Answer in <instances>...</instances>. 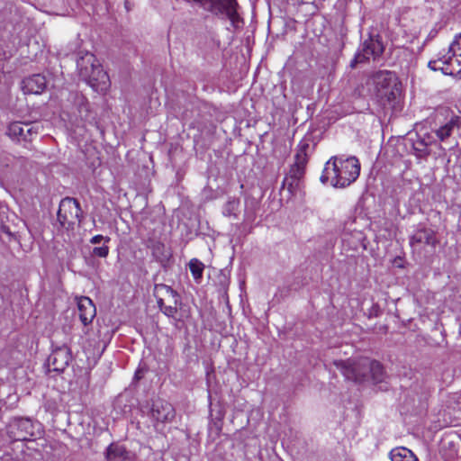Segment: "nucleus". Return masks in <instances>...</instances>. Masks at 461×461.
Segmentation results:
<instances>
[{"label": "nucleus", "mask_w": 461, "mask_h": 461, "mask_svg": "<svg viewBox=\"0 0 461 461\" xmlns=\"http://www.w3.org/2000/svg\"><path fill=\"white\" fill-rule=\"evenodd\" d=\"M461 127V119L457 115H452L451 118L442 126L435 131L436 136L440 141H445L455 129Z\"/></svg>", "instance_id": "f3484780"}, {"label": "nucleus", "mask_w": 461, "mask_h": 461, "mask_svg": "<svg viewBox=\"0 0 461 461\" xmlns=\"http://www.w3.org/2000/svg\"><path fill=\"white\" fill-rule=\"evenodd\" d=\"M336 367L346 379L361 383L371 379L374 383H381L384 378L382 365L375 360L363 357L358 360L348 359L334 362Z\"/></svg>", "instance_id": "f03ea898"}, {"label": "nucleus", "mask_w": 461, "mask_h": 461, "mask_svg": "<svg viewBox=\"0 0 461 461\" xmlns=\"http://www.w3.org/2000/svg\"><path fill=\"white\" fill-rule=\"evenodd\" d=\"M149 248L151 250L152 256L160 263L167 262L171 257L170 250L161 241H152Z\"/></svg>", "instance_id": "6ab92c4d"}, {"label": "nucleus", "mask_w": 461, "mask_h": 461, "mask_svg": "<svg viewBox=\"0 0 461 461\" xmlns=\"http://www.w3.org/2000/svg\"><path fill=\"white\" fill-rule=\"evenodd\" d=\"M159 309L166 316L176 319L177 305H162Z\"/></svg>", "instance_id": "393cba45"}, {"label": "nucleus", "mask_w": 461, "mask_h": 461, "mask_svg": "<svg viewBox=\"0 0 461 461\" xmlns=\"http://www.w3.org/2000/svg\"><path fill=\"white\" fill-rule=\"evenodd\" d=\"M240 200L231 198L227 201L223 207V214L225 216H236L239 211Z\"/></svg>", "instance_id": "4be33fe9"}, {"label": "nucleus", "mask_w": 461, "mask_h": 461, "mask_svg": "<svg viewBox=\"0 0 461 461\" xmlns=\"http://www.w3.org/2000/svg\"><path fill=\"white\" fill-rule=\"evenodd\" d=\"M178 303H179V295L176 292L169 297L165 298V300L163 302V305H178Z\"/></svg>", "instance_id": "bb28decb"}, {"label": "nucleus", "mask_w": 461, "mask_h": 461, "mask_svg": "<svg viewBox=\"0 0 461 461\" xmlns=\"http://www.w3.org/2000/svg\"><path fill=\"white\" fill-rule=\"evenodd\" d=\"M376 96L381 102H391L400 95V85L395 75L390 71H378L373 77Z\"/></svg>", "instance_id": "39448f33"}, {"label": "nucleus", "mask_w": 461, "mask_h": 461, "mask_svg": "<svg viewBox=\"0 0 461 461\" xmlns=\"http://www.w3.org/2000/svg\"><path fill=\"white\" fill-rule=\"evenodd\" d=\"M236 0H203V11L221 19H228L234 27H238L241 19L237 12Z\"/></svg>", "instance_id": "423d86ee"}, {"label": "nucleus", "mask_w": 461, "mask_h": 461, "mask_svg": "<svg viewBox=\"0 0 461 461\" xmlns=\"http://www.w3.org/2000/svg\"><path fill=\"white\" fill-rule=\"evenodd\" d=\"M175 293L176 292L168 285L164 284L155 285L154 296L157 299L158 306L162 307L165 298L169 297Z\"/></svg>", "instance_id": "412c9836"}, {"label": "nucleus", "mask_w": 461, "mask_h": 461, "mask_svg": "<svg viewBox=\"0 0 461 461\" xmlns=\"http://www.w3.org/2000/svg\"><path fill=\"white\" fill-rule=\"evenodd\" d=\"M105 458L107 461H128L129 452L124 447L112 443L106 449Z\"/></svg>", "instance_id": "a211bd4d"}, {"label": "nucleus", "mask_w": 461, "mask_h": 461, "mask_svg": "<svg viewBox=\"0 0 461 461\" xmlns=\"http://www.w3.org/2000/svg\"><path fill=\"white\" fill-rule=\"evenodd\" d=\"M102 241H104V243H109L111 241V238L109 236H103L101 234H96V235L93 236L89 240V242L91 244H99Z\"/></svg>", "instance_id": "a878e982"}, {"label": "nucleus", "mask_w": 461, "mask_h": 461, "mask_svg": "<svg viewBox=\"0 0 461 461\" xmlns=\"http://www.w3.org/2000/svg\"><path fill=\"white\" fill-rule=\"evenodd\" d=\"M432 70H440L445 75H456L461 72V33L449 45L447 51L439 52L436 59L428 64Z\"/></svg>", "instance_id": "20e7f679"}, {"label": "nucleus", "mask_w": 461, "mask_h": 461, "mask_svg": "<svg viewBox=\"0 0 461 461\" xmlns=\"http://www.w3.org/2000/svg\"><path fill=\"white\" fill-rule=\"evenodd\" d=\"M81 216L82 210L77 199L66 197L60 201L57 217L63 229L73 230L77 223H80Z\"/></svg>", "instance_id": "0eeeda50"}, {"label": "nucleus", "mask_w": 461, "mask_h": 461, "mask_svg": "<svg viewBox=\"0 0 461 461\" xmlns=\"http://www.w3.org/2000/svg\"><path fill=\"white\" fill-rule=\"evenodd\" d=\"M391 461H418L416 456L408 448L401 447L391 450Z\"/></svg>", "instance_id": "aec40b11"}, {"label": "nucleus", "mask_w": 461, "mask_h": 461, "mask_svg": "<svg viewBox=\"0 0 461 461\" xmlns=\"http://www.w3.org/2000/svg\"><path fill=\"white\" fill-rule=\"evenodd\" d=\"M77 309L79 319L85 326L91 323L96 315L95 306L89 297H79L77 299Z\"/></svg>", "instance_id": "2eb2a0df"}, {"label": "nucleus", "mask_w": 461, "mask_h": 461, "mask_svg": "<svg viewBox=\"0 0 461 461\" xmlns=\"http://www.w3.org/2000/svg\"><path fill=\"white\" fill-rule=\"evenodd\" d=\"M175 409L172 404L162 399L153 402L151 407V417L159 422L171 421L175 418Z\"/></svg>", "instance_id": "4468645a"}, {"label": "nucleus", "mask_w": 461, "mask_h": 461, "mask_svg": "<svg viewBox=\"0 0 461 461\" xmlns=\"http://www.w3.org/2000/svg\"><path fill=\"white\" fill-rule=\"evenodd\" d=\"M437 243L435 234L430 230H419L410 239V244L415 248L417 245L427 244L434 247Z\"/></svg>", "instance_id": "dca6fc26"}, {"label": "nucleus", "mask_w": 461, "mask_h": 461, "mask_svg": "<svg viewBox=\"0 0 461 461\" xmlns=\"http://www.w3.org/2000/svg\"><path fill=\"white\" fill-rule=\"evenodd\" d=\"M47 87V79L41 74H34L23 78L21 88L24 95H41Z\"/></svg>", "instance_id": "ddd939ff"}, {"label": "nucleus", "mask_w": 461, "mask_h": 461, "mask_svg": "<svg viewBox=\"0 0 461 461\" xmlns=\"http://www.w3.org/2000/svg\"><path fill=\"white\" fill-rule=\"evenodd\" d=\"M38 122H14L8 126V135L17 141H32L39 133Z\"/></svg>", "instance_id": "9b49d317"}, {"label": "nucleus", "mask_w": 461, "mask_h": 461, "mask_svg": "<svg viewBox=\"0 0 461 461\" xmlns=\"http://www.w3.org/2000/svg\"><path fill=\"white\" fill-rule=\"evenodd\" d=\"M7 433L14 441H31L37 437L33 422L23 418L13 420L7 428Z\"/></svg>", "instance_id": "6e6552de"}, {"label": "nucleus", "mask_w": 461, "mask_h": 461, "mask_svg": "<svg viewBox=\"0 0 461 461\" xmlns=\"http://www.w3.org/2000/svg\"><path fill=\"white\" fill-rule=\"evenodd\" d=\"M360 174V163L356 157L347 158L331 157L325 164L321 176L323 184L344 188L355 182Z\"/></svg>", "instance_id": "f257e3e1"}, {"label": "nucleus", "mask_w": 461, "mask_h": 461, "mask_svg": "<svg viewBox=\"0 0 461 461\" xmlns=\"http://www.w3.org/2000/svg\"><path fill=\"white\" fill-rule=\"evenodd\" d=\"M107 244L108 243H104L101 247H95L92 250V255L102 258H107L110 252V249Z\"/></svg>", "instance_id": "b1692460"}, {"label": "nucleus", "mask_w": 461, "mask_h": 461, "mask_svg": "<svg viewBox=\"0 0 461 461\" xmlns=\"http://www.w3.org/2000/svg\"><path fill=\"white\" fill-rule=\"evenodd\" d=\"M72 359L71 349L63 345L55 348L47 359V369L49 373H63Z\"/></svg>", "instance_id": "1a4fd4ad"}, {"label": "nucleus", "mask_w": 461, "mask_h": 461, "mask_svg": "<svg viewBox=\"0 0 461 461\" xmlns=\"http://www.w3.org/2000/svg\"><path fill=\"white\" fill-rule=\"evenodd\" d=\"M383 52L384 46L378 37H370L363 42L361 49L355 55L350 66L355 68L357 63H362L370 59H376Z\"/></svg>", "instance_id": "9d476101"}, {"label": "nucleus", "mask_w": 461, "mask_h": 461, "mask_svg": "<svg viewBox=\"0 0 461 461\" xmlns=\"http://www.w3.org/2000/svg\"><path fill=\"white\" fill-rule=\"evenodd\" d=\"M306 163V154L304 152L297 153L295 162L291 167L289 175L285 178V183L288 185L289 189L299 185L300 179L304 174Z\"/></svg>", "instance_id": "f8f14e48"}, {"label": "nucleus", "mask_w": 461, "mask_h": 461, "mask_svg": "<svg viewBox=\"0 0 461 461\" xmlns=\"http://www.w3.org/2000/svg\"><path fill=\"white\" fill-rule=\"evenodd\" d=\"M202 263L197 258H193L189 262V269L194 279L202 277Z\"/></svg>", "instance_id": "5701e85b"}, {"label": "nucleus", "mask_w": 461, "mask_h": 461, "mask_svg": "<svg viewBox=\"0 0 461 461\" xmlns=\"http://www.w3.org/2000/svg\"><path fill=\"white\" fill-rule=\"evenodd\" d=\"M77 68L82 80L86 82L94 91L100 94L107 92L111 85L109 76L93 53L79 51Z\"/></svg>", "instance_id": "7ed1b4c3"}]
</instances>
